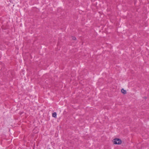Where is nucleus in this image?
Instances as JSON below:
<instances>
[{
  "mask_svg": "<svg viewBox=\"0 0 149 149\" xmlns=\"http://www.w3.org/2000/svg\"><path fill=\"white\" fill-rule=\"evenodd\" d=\"M52 116L54 118L56 117V112H54L52 113Z\"/></svg>",
  "mask_w": 149,
  "mask_h": 149,
  "instance_id": "3",
  "label": "nucleus"
},
{
  "mask_svg": "<svg viewBox=\"0 0 149 149\" xmlns=\"http://www.w3.org/2000/svg\"><path fill=\"white\" fill-rule=\"evenodd\" d=\"M121 91L122 93L124 94H125L126 93V91L123 88L121 89Z\"/></svg>",
  "mask_w": 149,
  "mask_h": 149,
  "instance_id": "2",
  "label": "nucleus"
},
{
  "mask_svg": "<svg viewBox=\"0 0 149 149\" xmlns=\"http://www.w3.org/2000/svg\"><path fill=\"white\" fill-rule=\"evenodd\" d=\"M72 39L74 40H76V37H72Z\"/></svg>",
  "mask_w": 149,
  "mask_h": 149,
  "instance_id": "4",
  "label": "nucleus"
},
{
  "mask_svg": "<svg viewBox=\"0 0 149 149\" xmlns=\"http://www.w3.org/2000/svg\"><path fill=\"white\" fill-rule=\"evenodd\" d=\"M113 142L114 143L116 144H121V140L118 139H114Z\"/></svg>",
  "mask_w": 149,
  "mask_h": 149,
  "instance_id": "1",
  "label": "nucleus"
},
{
  "mask_svg": "<svg viewBox=\"0 0 149 149\" xmlns=\"http://www.w3.org/2000/svg\"><path fill=\"white\" fill-rule=\"evenodd\" d=\"M49 149H51L50 148H49Z\"/></svg>",
  "mask_w": 149,
  "mask_h": 149,
  "instance_id": "5",
  "label": "nucleus"
}]
</instances>
